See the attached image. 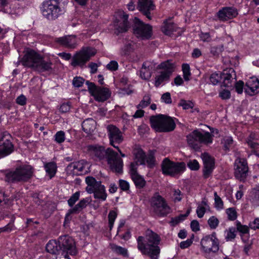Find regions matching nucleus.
Listing matches in <instances>:
<instances>
[{"label":"nucleus","mask_w":259,"mask_h":259,"mask_svg":"<svg viewBox=\"0 0 259 259\" xmlns=\"http://www.w3.org/2000/svg\"><path fill=\"white\" fill-rule=\"evenodd\" d=\"M60 248V244L58 242L55 240L50 241L46 245L47 252L54 254H61V250Z\"/></svg>","instance_id":"32"},{"label":"nucleus","mask_w":259,"mask_h":259,"mask_svg":"<svg viewBox=\"0 0 259 259\" xmlns=\"http://www.w3.org/2000/svg\"><path fill=\"white\" fill-rule=\"evenodd\" d=\"M134 33L137 37L141 39H148L152 34V27L145 24L137 18L134 20Z\"/></svg>","instance_id":"13"},{"label":"nucleus","mask_w":259,"mask_h":259,"mask_svg":"<svg viewBox=\"0 0 259 259\" xmlns=\"http://www.w3.org/2000/svg\"><path fill=\"white\" fill-rule=\"evenodd\" d=\"M236 73L233 68L225 70L222 74V78H223V84L226 87H232L233 82L236 80Z\"/></svg>","instance_id":"26"},{"label":"nucleus","mask_w":259,"mask_h":259,"mask_svg":"<svg viewBox=\"0 0 259 259\" xmlns=\"http://www.w3.org/2000/svg\"><path fill=\"white\" fill-rule=\"evenodd\" d=\"M117 217V213L115 211H110L108 214L109 225L110 230H111L114 224L115 220Z\"/></svg>","instance_id":"44"},{"label":"nucleus","mask_w":259,"mask_h":259,"mask_svg":"<svg viewBox=\"0 0 259 259\" xmlns=\"http://www.w3.org/2000/svg\"><path fill=\"white\" fill-rule=\"evenodd\" d=\"M136 161L133 163L136 164V167L138 164H145V154L144 151L141 149H138L135 153Z\"/></svg>","instance_id":"35"},{"label":"nucleus","mask_w":259,"mask_h":259,"mask_svg":"<svg viewBox=\"0 0 259 259\" xmlns=\"http://www.w3.org/2000/svg\"><path fill=\"white\" fill-rule=\"evenodd\" d=\"M96 53V51L93 48H83L73 56L71 64L73 67H82Z\"/></svg>","instance_id":"9"},{"label":"nucleus","mask_w":259,"mask_h":259,"mask_svg":"<svg viewBox=\"0 0 259 259\" xmlns=\"http://www.w3.org/2000/svg\"><path fill=\"white\" fill-rule=\"evenodd\" d=\"M176 25L171 22L165 21L162 26V31L167 35H170L174 31L177 30Z\"/></svg>","instance_id":"34"},{"label":"nucleus","mask_w":259,"mask_h":259,"mask_svg":"<svg viewBox=\"0 0 259 259\" xmlns=\"http://www.w3.org/2000/svg\"><path fill=\"white\" fill-rule=\"evenodd\" d=\"M85 182L88 185L86 191L89 193H94L95 198L105 201L106 199L107 194L106 193L104 186L101 185L100 181H97L95 178L92 177H88L85 179Z\"/></svg>","instance_id":"7"},{"label":"nucleus","mask_w":259,"mask_h":259,"mask_svg":"<svg viewBox=\"0 0 259 259\" xmlns=\"http://www.w3.org/2000/svg\"><path fill=\"white\" fill-rule=\"evenodd\" d=\"M238 15L237 9L234 7H224L217 13V16L221 21H227L236 17Z\"/></svg>","instance_id":"22"},{"label":"nucleus","mask_w":259,"mask_h":259,"mask_svg":"<svg viewBox=\"0 0 259 259\" xmlns=\"http://www.w3.org/2000/svg\"><path fill=\"white\" fill-rule=\"evenodd\" d=\"M33 174L30 165H25L16 168L6 175L7 181L11 182H26L30 179Z\"/></svg>","instance_id":"4"},{"label":"nucleus","mask_w":259,"mask_h":259,"mask_svg":"<svg viewBox=\"0 0 259 259\" xmlns=\"http://www.w3.org/2000/svg\"><path fill=\"white\" fill-rule=\"evenodd\" d=\"M151 206L155 213L161 217L166 215L170 212V207L164 199L156 194L152 198Z\"/></svg>","instance_id":"10"},{"label":"nucleus","mask_w":259,"mask_h":259,"mask_svg":"<svg viewBox=\"0 0 259 259\" xmlns=\"http://www.w3.org/2000/svg\"><path fill=\"white\" fill-rule=\"evenodd\" d=\"M214 200L216 207L222 209L223 207V202L221 198L218 195L217 192L214 193Z\"/></svg>","instance_id":"53"},{"label":"nucleus","mask_w":259,"mask_h":259,"mask_svg":"<svg viewBox=\"0 0 259 259\" xmlns=\"http://www.w3.org/2000/svg\"><path fill=\"white\" fill-rule=\"evenodd\" d=\"M248 166L244 158H237L235 162V176L237 179L244 180L247 176Z\"/></svg>","instance_id":"19"},{"label":"nucleus","mask_w":259,"mask_h":259,"mask_svg":"<svg viewBox=\"0 0 259 259\" xmlns=\"http://www.w3.org/2000/svg\"><path fill=\"white\" fill-rule=\"evenodd\" d=\"M116 21L115 23L116 29L119 33L126 32L129 28L128 15L123 11H119L116 13Z\"/></svg>","instance_id":"20"},{"label":"nucleus","mask_w":259,"mask_h":259,"mask_svg":"<svg viewBox=\"0 0 259 259\" xmlns=\"http://www.w3.org/2000/svg\"><path fill=\"white\" fill-rule=\"evenodd\" d=\"M161 100L163 102L166 104H169L171 103V99L170 97V94L169 93H165L162 95Z\"/></svg>","instance_id":"62"},{"label":"nucleus","mask_w":259,"mask_h":259,"mask_svg":"<svg viewBox=\"0 0 259 259\" xmlns=\"http://www.w3.org/2000/svg\"><path fill=\"white\" fill-rule=\"evenodd\" d=\"M235 84V90L236 91L238 94H241L243 92V87H244V83L242 81H239L238 82H234Z\"/></svg>","instance_id":"58"},{"label":"nucleus","mask_w":259,"mask_h":259,"mask_svg":"<svg viewBox=\"0 0 259 259\" xmlns=\"http://www.w3.org/2000/svg\"><path fill=\"white\" fill-rule=\"evenodd\" d=\"M43 16L49 20H54L62 13L60 3L58 0H48L44 2L42 7Z\"/></svg>","instance_id":"6"},{"label":"nucleus","mask_w":259,"mask_h":259,"mask_svg":"<svg viewBox=\"0 0 259 259\" xmlns=\"http://www.w3.org/2000/svg\"><path fill=\"white\" fill-rule=\"evenodd\" d=\"M45 168L50 179L55 176L57 168L55 163L53 162H49L45 164Z\"/></svg>","instance_id":"37"},{"label":"nucleus","mask_w":259,"mask_h":259,"mask_svg":"<svg viewBox=\"0 0 259 259\" xmlns=\"http://www.w3.org/2000/svg\"><path fill=\"white\" fill-rule=\"evenodd\" d=\"M108 136L110 144L115 148H118L115 144H119L123 141V136L121 131L113 125H109L107 127Z\"/></svg>","instance_id":"17"},{"label":"nucleus","mask_w":259,"mask_h":259,"mask_svg":"<svg viewBox=\"0 0 259 259\" xmlns=\"http://www.w3.org/2000/svg\"><path fill=\"white\" fill-rule=\"evenodd\" d=\"M188 166L193 170H198L199 168V164L198 161L195 160H190L187 163Z\"/></svg>","instance_id":"50"},{"label":"nucleus","mask_w":259,"mask_h":259,"mask_svg":"<svg viewBox=\"0 0 259 259\" xmlns=\"http://www.w3.org/2000/svg\"><path fill=\"white\" fill-rule=\"evenodd\" d=\"M87 163L84 160H80L71 164V166H72L74 170H76V172H83L84 169Z\"/></svg>","instance_id":"38"},{"label":"nucleus","mask_w":259,"mask_h":259,"mask_svg":"<svg viewBox=\"0 0 259 259\" xmlns=\"http://www.w3.org/2000/svg\"><path fill=\"white\" fill-rule=\"evenodd\" d=\"M179 105L183 107L184 109L192 108L193 107V104L192 102L183 100H181Z\"/></svg>","instance_id":"54"},{"label":"nucleus","mask_w":259,"mask_h":259,"mask_svg":"<svg viewBox=\"0 0 259 259\" xmlns=\"http://www.w3.org/2000/svg\"><path fill=\"white\" fill-rule=\"evenodd\" d=\"M110 246L111 250L115 253L123 256H128V251L125 248L118 246L115 244H111Z\"/></svg>","instance_id":"36"},{"label":"nucleus","mask_w":259,"mask_h":259,"mask_svg":"<svg viewBox=\"0 0 259 259\" xmlns=\"http://www.w3.org/2000/svg\"><path fill=\"white\" fill-rule=\"evenodd\" d=\"M86 83L88 84L90 93L94 97L96 100L103 102L110 97L111 93L108 89L97 87L94 83L88 81Z\"/></svg>","instance_id":"14"},{"label":"nucleus","mask_w":259,"mask_h":259,"mask_svg":"<svg viewBox=\"0 0 259 259\" xmlns=\"http://www.w3.org/2000/svg\"><path fill=\"white\" fill-rule=\"evenodd\" d=\"M175 202L180 201L182 199V193L180 190H174L173 194Z\"/></svg>","instance_id":"59"},{"label":"nucleus","mask_w":259,"mask_h":259,"mask_svg":"<svg viewBox=\"0 0 259 259\" xmlns=\"http://www.w3.org/2000/svg\"><path fill=\"white\" fill-rule=\"evenodd\" d=\"M91 201V199L90 198H85V199H83L80 200L79 202L73 208L70 209L68 210V212L66 215L65 221L69 220L70 216L72 213H76L80 211L83 208H85L87 206L88 204L90 203Z\"/></svg>","instance_id":"29"},{"label":"nucleus","mask_w":259,"mask_h":259,"mask_svg":"<svg viewBox=\"0 0 259 259\" xmlns=\"http://www.w3.org/2000/svg\"><path fill=\"white\" fill-rule=\"evenodd\" d=\"M71 105L69 103L62 104L59 108L60 111L62 113H66L70 111Z\"/></svg>","instance_id":"57"},{"label":"nucleus","mask_w":259,"mask_h":259,"mask_svg":"<svg viewBox=\"0 0 259 259\" xmlns=\"http://www.w3.org/2000/svg\"><path fill=\"white\" fill-rule=\"evenodd\" d=\"M84 79L80 77H76L73 80V84L74 87L79 88L82 86L84 82Z\"/></svg>","instance_id":"55"},{"label":"nucleus","mask_w":259,"mask_h":259,"mask_svg":"<svg viewBox=\"0 0 259 259\" xmlns=\"http://www.w3.org/2000/svg\"><path fill=\"white\" fill-rule=\"evenodd\" d=\"M133 50V46L131 43L125 44L123 47L121 49V54L122 55H126Z\"/></svg>","instance_id":"51"},{"label":"nucleus","mask_w":259,"mask_h":259,"mask_svg":"<svg viewBox=\"0 0 259 259\" xmlns=\"http://www.w3.org/2000/svg\"><path fill=\"white\" fill-rule=\"evenodd\" d=\"M249 227L253 230L259 229V218L255 219L252 223H250Z\"/></svg>","instance_id":"64"},{"label":"nucleus","mask_w":259,"mask_h":259,"mask_svg":"<svg viewBox=\"0 0 259 259\" xmlns=\"http://www.w3.org/2000/svg\"><path fill=\"white\" fill-rule=\"evenodd\" d=\"M237 230L240 233V235H245L249 233V228L246 225H243L239 222H236Z\"/></svg>","instance_id":"40"},{"label":"nucleus","mask_w":259,"mask_h":259,"mask_svg":"<svg viewBox=\"0 0 259 259\" xmlns=\"http://www.w3.org/2000/svg\"><path fill=\"white\" fill-rule=\"evenodd\" d=\"M219 221L214 216L211 217L208 220V224L211 229H215L219 225Z\"/></svg>","instance_id":"46"},{"label":"nucleus","mask_w":259,"mask_h":259,"mask_svg":"<svg viewBox=\"0 0 259 259\" xmlns=\"http://www.w3.org/2000/svg\"><path fill=\"white\" fill-rule=\"evenodd\" d=\"M245 92L253 96L259 92V80L255 77H250L246 82L244 87Z\"/></svg>","instance_id":"23"},{"label":"nucleus","mask_w":259,"mask_h":259,"mask_svg":"<svg viewBox=\"0 0 259 259\" xmlns=\"http://www.w3.org/2000/svg\"><path fill=\"white\" fill-rule=\"evenodd\" d=\"M201 157L204 164L203 177L205 179H207L211 175L214 169V159L206 153L202 154Z\"/></svg>","instance_id":"21"},{"label":"nucleus","mask_w":259,"mask_h":259,"mask_svg":"<svg viewBox=\"0 0 259 259\" xmlns=\"http://www.w3.org/2000/svg\"><path fill=\"white\" fill-rule=\"evenodd\" d=\"M161 240L160 236L151 230H147L145 236L137 238V248L144 255L151 259H158L160 248L158 246Z\"/></svg>","instance_id":"1"},{"label":"nucleus","mask_w":259,"mask_h":259,"mask_svg":"<svg viewBox=\"0 0 259 259\" xmlns=\"http://www.w3.org/2000/svg\"><path fill=\"white\" fill-rule=\"evenodd\" d=\"M226 213L228 214V219L230 220L234 221L237 218L236 211L233 208L227 209Z\"/></svg>","instance_id":"48"},{"label":"nucleus","mask_w":259,"mask_h":259,"mask_svg":"<svg viewBox=\"0 0 259 259\" xmlns=\"http://www.w3.org/2000/svg\"><path fill=\"white\" fill-rule=\"evenodd\" d=\"M161 168L163 174L175 177L182 174L186 169L184 162H174L167 158H165L161 163Z\"/></svg>","instance_id":"8"},{"label":"nucleus","mask_w":259,"mask_h":259,"mask_svg":"<svg viewBox=\"0 0 259 259\" xmlns=\"http://www.w3.org/2000/svg\"><path fill=\"white\" fill-rule=\"evenodd\" d=\"M226 239L227 241H232L236 237V229L235 228H230L226 230Z\"/></svg>","instance_id":"41"},{"label":"nucleus","mask_w":259,"mask_h":259,"mask_svg":"<svg viewBox=\"0 0 259 259\" xmlns=\"http://www.w3.org/2000/svg\"><path fill=\"white\" fill-rule=\"evenodd\" d=\"M155 159L153 155L151 154L145 156V162L150 167H152L154 165Z\"/></svg>","instance_id":"52"},{"label":"nucleus","mask_w":259,"mask_h":259,"mask_svg":"<svg viewBox=\"0 0 259 259\" xmlns=\"http://www.w3.org/2000/svg\"><path fill=\"white\" fill-rule=\"evenodd\" d=\"M223 51L224 46L223 45L212 47L210 49V52L214 56L219 55Z\"/></svg>","instance_id":"43"},{"label":"nucleus","mask_w":259,"mask_h":259,"mask_svg":"<svg viewBox=\"0 0 259 259\" xmlns=\"http://www.w3.org/2000/svg\"><path fill=\"white\" fill-rule=\"evenodd\" d=\"M183 76L185 80H189V76L191 74L190 72V67L188 64H183L182 66Z\"/></svg>","instance_id":"45"},{"label":"nucleus","mask_w":259,"mask_h":259,"mask_svg":"<svg viewBox=\"0 0 259 259\" xmlns=\"http://www.w3.org/2000/svg\"><path fill=\"white\" fill-rule=\"evenodd\" d=\"M151 127L157 132H169L173 131L176 124L169 116L159 114L150 118Z\"/></svg>","instance_id":"3"},{"label":"nucleus","mask_w":259,"mask_h":259,"mask_svg":"<svg viewBox=\"0 0 259 259\" xmlns=\"http://www.w3.org/2000/svg\"><path fill=\"white\" fill-rule=\"evenodd\" d=\"M58 242L60 244V249H61V255L66 257L67 255H75L76 249L74 240L68 235L59 237Z\"/></svg>","instance_id":"11"},{"label":"nucleus","mask_w":259,"mask_h":259,"mask_svg":"<svg viewBox=\"0 0 259 259\" xmlns=\"http://www.w3.org/2000/svg\"><path fill=\"white\" fill-rule=\"evenodd\" d=\"M12 137L7 132L0 134V156L4 157L11 154L13 151V145L11 142Z\"/></svg>","instance_id":"15"},{"label":"nucleus","mask_w":259,"mask_h":259,"mask_svg":"<svg viewBox=\"0 0 259 259\" xmlns=\"http://www.w3.org/2000/svg\"><path fill=\"white\" fill-rule=\"evenodd\" d=\"M35 70L38 72L49 71L52 70V63L50 61H45L41 57L37 63Z\"/></svg>","instance_id":"30"},{"label":"nucleus","mask_w":259,"mask_h":259,"mask_svg":"<svg viewBox=\"0 0 259 259\" xmlns=\"http://www.w3.org/2000/svg\"><path fill=\"white\" fill-rule=\"evenodd\" d=\"M220 96L223 99H228L230 98V92L228 90H224L220 93Z\"/></svg>","instance_id":"63"},{"label":"nucleus","mask_w":259,"mask_h":259,"mask_svg":"<svg viewBox=\"0 0 259 259\" xmlns=\"http://www.w3.org/2000/svg\"><path fill=\"white\" fill-rule=\"evenodd\" d=\"M201 245L203 250L206 253L216 252L219 249L218 240L215 237V233L202 238Z\"/></svg>","instance_id":"16"},{"label":"nucleus","mask_w":259,"mask_h":259,"mask_svg":"<svg viewBox=\"0 0 259 259\" xmlns=\"http://www.w3.org/2000/svg\"><path fill=\"white\" fill-rule=\"evenodd\" d=\"M130 173L131 178L137 187L142 188L145 186L146 182L144 179L138 174L137 172L136 164L135 163H132L131 164Z\"/></svg>","instance_id":"25"},{"label":"nucleus","mask_w":259,"mask_h":259,"mask_svg":"<svg viewBox=\"0 0 259 259\" xmlns=\"http://www.w3.org/2000/svg\"><path fill=\"white\" fill-rule=\"evenodd\" d=\"M57 42L60 45L70 49H74L77 45V41L75 36L67 35L58 38Z\"/></svg>","instance_id":"28"},{"label":"nucleus","mask_w":259,"mask_h":259,"mask_svg":"<svg viewBox=\"0 0 259 259\" xmlns=\"http://www.w3.org/2000/svg\"><path fill=\"white\" fill-rule=\"evenodd\" d=\"M189 145L195 150L200 148L201 143L208 144L212 142L211 136L208 132L202 133L198 130H195L187 136Z\"/></svg>","instance_id":"5"},{"label":"nucleus","mask_w":259,"mask_h":259,"mask_svg":"<svg viewBox=\"0 0 259 259\" xmlns=\"http://www.w3.org/2000/svg\"><path fill=\"white\" fill-rule=\"evenodd\" d=\"M259 139V135L255 133H251L247 140V143L248 146L253 149L254 153L256 155H258L256 153V150H259V144L256 141Z\"/></svg>","instance_id":"33"},{"label":"nucleus","mask_w":259,"mask_h":259,"mask_svg":"<svg viewBox=\"0 0 259 259\" xmlns=\"http://www.w3.org/2000/svg\"><path fill=\"white\" fill-rule=\"evenodd\" d=\"M40 57L41 56L34 51H27L22 59V64L34 70Z\"/></svg>","instance_id":"18"},{"label":"nucleus","mask_w":259,"mask_h":259,"mask_svg":"<svg viewBox=\"0 0 259 259\" xmlns=\"http://www.w3.org/2000/svg\"><path fill=\"white\" fill-rule=\"evenodd\" d=\"M118 63L116 61H112L106 66L108 69L111 71L116 70L118 68Z\"/></svg>","instance_id":"60"},{"label":"nucleus","mask_w":259,"mask_h":259,"mask_svg":"<svg viewBox=\"0 0 259 259\" xmlns=\"http://www.w3.org/2000/svg\"><path fill=\"white\" fill-rule=\"evenodd\" d=\"M80 193L79 192H76L73 194L68 200V205L70 206H72L79 199Z\"/></svg>","instance_id":"47"},{"label":"nucleus","mask_w":259,"mask_h":259,"mask_svg":"<svg viewBox=\"0 0 259 259\" xmlns=\"http://www.w3.org/2000/svg\"><path fill=\"white\" fill-rule=\"evenodd\" d=\"M206 211V208L203 206H198L196 209V213L197 216L199 218H201L203 217Z\"/></svg>","instance_id":"61"},{"label":"nucleus","mask_w":259,"mask_h":259,"mask_svg":"<svg viewBox=\"0 0 259 259\" xmlns=\"http://www.w3.org/2000/svg\"><path fill=\"white\" fill-rule=\"evenodd\" d=\"M158 68L163 70L155 77V85L157 87H159L163 82L169 79L171 74L174 71V65L168 60L159 65Z\"/></svg>","instance_id":"12"},{"label":"nucleus","mask_w":259,"mask_h":259,"mask_svg":"<svg viewBox=\"0 0 259 259\" xmlns=\"http://www.w3.org/2000/svg\"><path fill=\"white\" fill-rule=\"evenodd\" d=\"M221 79L222 74L218 73H213L211 74L209 77L210 81L213 85L217 84L220 82Z\"/></svg>","instance_id":"42"},{"label":"nucleus","mask_w":259,"mask_h":259,"mask_svg":"<svg viewBox=\"0 0 259 259\" xmlns=\"http://www.w3.org/2000/svg\"><path fill=\"white\" fill-rule=\"evenodd\" d=\"M90 154L101 160L106 157L108 163L111 169L117 173L122 172L123 167L122 160L118 156L117 153L110 148L106 150L103 147L99 146L91 145L88 147Z\"/></svg>","instance_id":"2"},{"label":"nucleus","mask_w":259,"mask_h":259,"mask_svg":"<svg viewBox=\"0 0 259 259\" xmlns=\"http://www.w3.org/2000/svg\"><path fill=\"white\" fill-rule=\"evenodd\" d=\"M55 141L58 143H61L65 140V133L63 131H59L55 135Z\"/></svg>","instance_id":"49"},{"label":"nucleus","mask_w":259,"mask_h":259,"mask_svg":"<svg viewBox=\"0 0 259 259\" xmlns=\"http://www.w3.org/2000/svg\"><path fill=\"white\" fill-rule=\"evenodd\" d=\"M119 186L120 188L123 191H127L130 188L129 183L123 180H120L119 181Z\"/></svg>","instance_id":"56"},{"label":"nucleus","mask_w":259,"mask_h":259,"mask_svg":"<svg viewBox=\"0 0 259 259\" xmlns=\"http://www.w3.org/2000/svg\"><path fill=\"white\" fill-rule=\"evenodd\" d=\"M151 103V97L149 95H145L140 102L139 104L137 106L138 108H144L148 106Z\"/></svg>","instance_id":"39"},{"label":"nucleus","mask_w":259,"mask_h":259,"mask_svg":"<svg viewBox=\"0 0 259 259\" xmlns=\"http://www.w3.org/2000/svg\"><path fill=\"white\" fill-rule=\"evenodd\" d=\"M83 131L87 134H91L96 128V122L92 118H88L82 123Z\"/></svg>","instance_id":"31"},{"label":"nucleus","mask_w":259,"mask_h":259,"mask_svg":"<svg viewBox=\"0 0 259 259\" xmlns=\"http://www.w3.org/2000/svg\"><path fill=\"white\" fill-rule=\"evenodd\" d=\"M154 7L152 0H139L138 9L149 19H151L150 11L153 10Z\"/></svg>","instance_id":"24"},{"label":"nucleus","mask_w":259,"mask_h":259,"mask_svg":"<svg viewBox=\"0 0 259 259\" xmlns=\"http://www.w3.org/2000/svg\"><path fill=\"white\" fill-rule=\"evenodd\" d=\"M155 68V64L150 61L145 62L140 70V76L142 79L148 80L151 76L152 70Z\"/></svg>","instance_id":"27"}]
</instances>
